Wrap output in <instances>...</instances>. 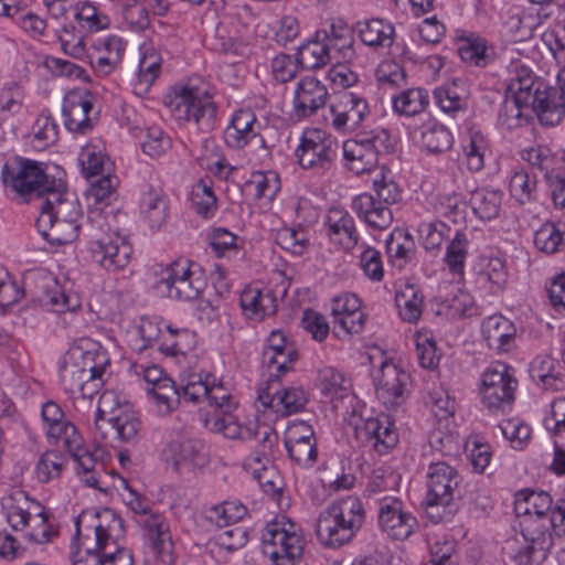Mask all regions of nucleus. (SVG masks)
<instances>
[{"mask_svg":"<svg viewBox=\"0 0 565 565\" xmlns=\"http://www.w3.org/2000/svg\"><path fill=\"white\" fill-rule=\"evenodd\" d=\"M332 126L340 131L356 129L369 114L364 98L351 92L341 95L339 105L331 106Z\"/></svg>","mask_w":565,"mask_h":565,"instance_id":"f3484780","label":"nucleus"},{"mask_svg":"<svg viewBox=\"0 0 565 565\" xmlns=\"http://www.w3.org/2000/svg\"><path fill=\"white\" fill-rule=\"evenodd\" d=\"M328 90L313 77L301 79L295 90L294 109L298 117H309L327 103Z\"/></svg>","mask_w":565,"mask_h":565,"instance_id":"a211bd4d","label":"nucleus"},{"mask_svg":"<svg viewBox=\"0 0 565 565\" xmlns=\"http://www.w3.org/2000/svg\"><path fill=\"white\" fill-rule=\"evenodd\" d=\"M79 163L86 179L104 175L105 156L92 147H85L79 154Z\"/></svg>","mask_w":565,"mask_h":565,"instance_id":"0e129e2a","label":"nucleus"},{"mask_svg":"<svg viewBox=\"0 0 565 565\" xmlns=\"http://www.w3.org/2000/svg\"><path fill=\"white\" fill-rule=\"evenodd\" d=\"M480 281L491 284V290L502 288L508 278V271L504 262L499 257L482 259L481 268L478 271Z\"/></svg>","mask_w":565,"mask_h":565,"instance_id":"a18cd8bd","label":"nucleus"},{"mask_svg":"<svg viewBox=\"0 0 565 565\" xmlns=\"http://www.w3.org/2000/svg\"><path fill=\"white\" fill-rule=\"evenodd\" d=\"M338 140L321 129H308L296 149L299 164L303 169L329 170L337 158Z\"/></svg>","mask_w":565,"mask_h":565,"instance_id":"9b49d317","label":"nucleus"},{"mask_svg":"<svg viewBox=\"0 0 565 565\" xmlns=\"http://www.w3.org/2000/svg\"><path fill=\"white\" fill-rule=\"evenodd\" d=\"M434 98L439 108L447 114H454L466 106V87L461 78H452L434 89Z\"/></svg>","mask_w":565,"mask_h":565,"instance_id":"c85d7f7f","label":"nucleus"},{"mask_svg":"<svg viewBox=\"0 0 565 565\" xmlns=\"http://www.w3.org/2000/svg\"><path fill=\"white\" fill-rule=\"evenodd\" d=\"M516 333L512 321L501 315H493L482 322V334L490 349L508 352Z\"/></svg>","mask_w":565,"mask_h":565,"instance_id":"412c9836","label":"nucleus"},{"mask_svg":"<svg viewBox=\"0 0 565 565\" xmlns=\"http://www.w3.org/2000/svg\"><path fill=\"white\" fill-rule=\"evenodd\" d=\"M205 286L206 281L203 277L202 268L194 267L193 274L186 275L175 286L172 285L161 295L171 299L189 301L196 299Z\"/></svg>","mask_w":565,"mask_h":565,"instance_id":"72a5a7b5","label":"nucleus"},{"mask_svg":"<svg viewBox=\"0 0 565 565\" xmlns=\"http://www.w3.org/2000/svg\"><path fill=\"white\" fill-rule=\"evenodd\" d=\"M555 360L548 355L536 356L530 367L531 376L539 380L545 387H554L557 376L554 374Z\"/></svg>","mask_w":565,"mask_h":565,"instance_id":"052dcab7","label":"nucleus"},{"mask_svg":"<svg viewBox=\"0 0 565 565\" xmlns=\"http://www.w3.org/2000/svg\"><path fill=\"white\" fill-rule=\"evenodd\" d=\"M504 557L515 565H539L545 557L546 553L539 548L535 544L521 537H511L504 541L502 546Z\"/></svg>","mask_w":565,"mask_h":565,"instance_id":"a878e982","label":"nucleus"},{"mask_svg":"<svg viewBox=\"0 0 565 565\" xmlns=\"http://www.w3.org/2000/svg\"><path fill=\"white\" fill-rule=\"evenodd\" d=\"M539 83H545L537 78L526 66H515L514 76L508 85V93L525 107H532L536 100V88Z\"/></svg>","mask_w":565,"mask_h":565,"instance_id":"bb28decb","label":"nucleus"},{"mask_svg":"<svg viewBox=\"0 0 565 565\" xmlns=\"http://www.w3.org/2000/svg\"><path fill=\"white\" fill-rule=\"evenodd\" d=\"M122 15L131 31L142 32L150 25L148 8L143 0L126 2L122 8Z\"/></svg>","mask_w":565,"mask_h":565,"instance_id":"09e8293b","label":"nucleus"},{"mask_svg":"<svg viewBox=\"0 0 565 565\" xmlns=\"http://www.w3.org/2000/svg\"><path fill=\"white\" fill-rule=\"evenodd\" d=\"M458 53L463 62L479 67L487 66L491 60L487 43L480 38L467 39L459 46Z\"/></svg>","mask_w":565,"mask_h":565,"instance_id":"c03bdc74","label":"nucleus"},{"mask_svg":"<svg viewBox=\"0 0 565 565\" xmlns=\"http://www.w3.org/2000/svg\"><path fill=\"white\" fill-rule=\"evenodd\" d=\"M365 521V509L358 497L334 501L317 520L316 534L319 542L337 548L350 543Z\"/></svg>","mask_w":565,"mask_h":565,"instance_id":"7ed1b4c3","label":"nucleus"},{"mask_svg":"<svg viewBox=\"0 0 565 565\" xmlns=\"http://www.w3.org/2000/svg\"><path fill=\"white\" fill-rule=\"evenodd\" d=\"M65 465L64 456L54 450L45 451L39 458L35 472L41 482H49L61 475Z\"/></svg>","mask_w":565,"mask_h":565,"instance_id":"49530a36","label":"nucleus"},{"mask_svg":"<svg viewBox=\"0 0 565 565\" xmlns=\"http://www.w3.org/2000/svg\"><path fill=\"white\" fill-rule=\"evenodd\" d=\"M522 536L539 546L540 550L547 552L553 546L554 539L550 530L547 515H533L530 508H525L524 516L520 522Z\"/></svg>","mask_w":565,"mask_h":565,"instance_id":"b1692460","label":"nucleus"},{"mask_svg":"<svg viewBox=\"0 0 565 565\" xmlns=\"http://www.w3.org/2000/svg\"><path fill=\"white\" fill-rule=\"evenodd\" d=\"M405 70L393 62L382 63L376 70V79L387 88H404L407 85Z\"/></svg>","mask_w":565,"mask_h":565,"instance_id":"5fc2aeb1","label":"nucleus"},{"mask_svg":"<svg viewBox=\"0 0 565 565\" xmlns=\"http://www.w3.org/2000/svg\"><path fill=\"white\" fill-rule=\"evenodd\" d=\"M92 262L108 271L125 268L132 253L131 245L117 231H111L106 216L98 209L87 214L84 226Z\"/></svg>","mask_w":565,"mask_h":565,"instance_id":"f03ea898","label":"nucleus"},{"mask_svg":"<svg viewBox=\"0 0 565 565\" xmlns=\"http://www.w3.org/2000/svg\"><path fill=\"white\" fill-rule=\"evenodd\" d=\"M277 412L290 415L300 412L307 403V395L300 387H289L275 392Z\"/></svg>","mask_w":565,"mask_h":565,"instance_id":"de8ad7c7","label":"nucleus"},{"mask_svg":"<svg viewBox=\"0 0 565 565\" xmlns=\"http://www.w3.org/2000/svg\"><path fill=\"white\" fill-rule=\"evenodd\" d=\"M45 169L46 164L43 162L15 157L4 164L2 181L25 203L47 199L56 190H62L64 183L50 177Z\"/></svg>","mask_w":565,"mask_h":565,"instance_id":"39448f33","label":"nucleus"},{"mask_svg":"<svg viewBox=\"0 0 565 565\" xmlns=\"http://www.w3.org/2000/svg\"><path fill=\"white\" fill-rule=\"evenodd\" d=\"M319 36L320 34L317 33L316 39H312L298 47L297 62L302 68H321L331 61L330 44L321 41Z\"/></svg>","mask_w":565,"mask_h":565,"instance_id":"7c9ffc66","label":"nucleus"},{"mask_svg":"<svg viewBox=\"0 0 565 565\" xmlns=\"http://www.w3.org/2000/svg\"><path fill=\"white\" fill-rule=\"evenodd\" d=\"M423 296L413 285H405L395 295V305L399 317L409 323L416 322L423 311Z\"/></svg>","mask_w":565,"mask_h":565,"instance_id":"f704fd0d","label":"nucleus"},{"mask_svg":"<svg viewBox=\"0 0 565 565\" xmlns=\"http://www.w3.org/2000/svg\"><path fill=\"white\" fill-rule=\"evenodd\" d=\"M379 524L394 540H405L418 527L417 519L411 512L404 511L403 502L396 498L381 502Z\"/></svg>","mask_w":565,"mask_h":565,"instance_id":"4468645a","label":"nucleus"},{"mask_svg":"<svg viewBox=\"0 0 565 565\" xmlns=\"http://www.w3.org/2000/svg\"><path fill=\"white\" fill-rule=\"evenodd\" d=\"M92 109L93 103L88 92L73 90L67 93L62 108L65 127L70 131L87 134L93 129V122L88 117Z\"/></svg>","mask_w":565,"mask_h":565,"instance_id":"dca6fc26","label":"nucleus"},{"mask_svg":"<svg viewBox=\"0 0 565 565\" xmlns=\"http://www.w3.org/2000/svg\"><path fill=\"white\" fill-rule=\"evenodd\" d=\"M276 241L281 248L295 255L303 254L308 244L307 235L301 228H282L277 233Z\"/></svg>","mask_w":565,"mask_h":565,"instance_id":"bf43d9fd","label":"nucleus"},{"mask_svg":"<svg viewBox=\"0 0 565 565\" xmlns=\"http://www.w3.org/2000/svg\"><path fill=\"white\" fill-rule=\"evenodd\" d=\"M377 398L387 407L402 405L408 394L411 376L396 364L384 361L373 375Z\"/></svg>","mask_w":565,"mask_h":565,"instance_id":"ddd939ff","label":"nucleus"},{"mask_svg":"<svg viewBox=\"0 0 565 565\" xmlns=\"http://www.w3.org/2000/svg\"><path fill=\"white\" fill-rule=\"evenodd\" d=\"M94 529L95 548H87L85 556L74 559L73 565H102V552L106 550L109 540V525L98 523L94 525Z\"/></svg>","mask_w":565,"mask_h":565,"instance_id":"603ef678","label":"nucleus"},{"mask_svg":"<svg viewBox=\"0 0 565 565\" xmlns=\"http://www.w3.org/2000/svg\"><path fill=\"white\" fill-rule=\"evenodd\" d=\"M250 427L252 434L247 437L255 439L258 445L255 454L246 459L245 466L253 467V463L260 465L263 461L269 462L273 448L278 443V434L266 424L255 423Z\"/></svg>","mask_w":565,"mask_h":565,"instance_id":"c756f323","label":"nucleus"},{"mask_svg":"<svg viewBox=\"0 0 565 565\" xmlns=\"http://www.w3.org/2000/svg\"><path fill=\"white\" fill-rule=\"evenodd\" d=\"M102 422H105L104 411L97 409L95 415V425L97 429H102ZM113 428L115 436L125 443L132 440L139 430L140 423L134 414L129 412H120L106 420Z\"/></svg>","mask_w":565,"mask_h":565,"instance_id":"2f4dec72","label":"nucleus"},{"mask_svg":"<svg viewBox=\"0 0 565 565\" xmlns=\"http://www.w3.org/2000/svg\"><path fill=\"white\" fill-rule=\"evenodd\" d=\"M342 150L349 169L361 174L375 168L379 163V156L393 150V142L388 131L380 129L360 132L354 139L345 140Z\"/></svg>","mask_w":565,"mask_h":565,"instance_id":"0eeeda50","label":"nucleus"},{"mask_svg":"<svg viewBox=\"0 0 565 565\" xmlns=\"http://www.w3.org/2000/svg\"><path fill=\"white\" fill-rule=\"evenodd\" d=\"M211 377V374H206L204 379H202L201 375H191L189 381L182 386L181 396L193 404H198L203 398H207Z\"/></svg>","mask_w":565,"mask_h":565,"instance_id":"338daca9","label":"nucleus"},{"mask_svg":"<svg viewBox=\"0 0 565 565\" xmlns=\"http://www.w3.org/2000/svg\"><path fill=\"white\" fill-rule=\"evenodd\" d=\"M487 147V141L481 134L470 135L468 143L463 147L467 167L470 171L478 172L484 167Z\"/></svg>","mask_w":565,"mask_h":565,"instance_id":"3c124183","label":"nucleus"},{"mask_svg":"<svg viewBox=\"0 0 565 565\" xmlns=\"http://www.w3.org/2000/svg\"><path fill=\"white\" fill-rule=\"evenodd\" d=\"M352 210L369 226L376 230L387 228L393 221L391 209L383 205L377 198L363 193L353 199Z\"/></svg>","mask_w":565,"mask_h":565,"instance_id":"aec40b11","label":"nucleus"},{"mask_svg":"<svg viewBox=\"0 0 565 565\" xmlns=\"http://www.w3.org/2000/svg\"><path fill=\"white\" fill-rule=\"evenodd\" d=\"M422 145L429 153H441L452 146V136L443 125L431 122L422 131Z\"/></svg>","mask_w":565,"mask_h":565,"instance_id":"4c0bfd02","label":"nucleus"},{"mask_svg":"<svg viewBox=\"0 0 565 565\" xmlns=\"http://www.w3.org/2000/svg\"><path fill=\"white\" fill-rule=\"evenodd\" d=\"M171 106L177 119L192 121L203 132H210L216 126L217 105L207 92L199 87L175 89Z\"/></svg>","mask_w":565,"mask_h":565,"instance_id":"6e6552de","label":"nucleus"},{"mask_svg":"<svg viewBox=\"0 0 565 565\" xmlns=\"http://www.w3.org/2000/svg\"><path fill=\"white\" fill-rule=\"evenodd\" d=\"M469 241L462 231H457L447 246L445 262L454 274H462L468 255Z\"/></svg>","mask_w":565,"mask_h":565,"instance_id":"79ce46f5","label":"nucleus"},{"mask_svg":"<svg viewBox=\"0 0 565 565\" xmlns=\"http://www.w3.org/2000/svg\"><path fill=\"white\" fill-rule=\"evenodd\" d=\"M131 499L127 501L129 509L136 514L146 515L143 526L152 548L163 562H171L173 543L169 532V525L160 514L152 513L147 501L130 490Z\"/></svg>","mask_w":565,"mask_h":565,"instance_id":"f8f14e48","label":"nucleus"},{"mask_svg":"<svg viewBox=\"0 0 565 565\" xmlns=\"http://www.w3.org/2000/svg\"><path fill=\"white\" fill-rule=\"evenodd\" d=\"M524 109H531V107H525L512 96L507 97L499 111V122L509 130L519 127L524 120Z\"/></svg>","mask_w":565,"mask_h":565,"instance_id":"6e6d98bb","label":"nucleus"},{"mask_svg":"<svg viewBox=\"0 0 565 565\" xmlns=\"http://www.w3.org/2000/svg\"><path fill=\"white\" fill-rule=\"evenodd\" d=\"M224 140L226 145L233 149H242L252 141H255L259 147L267 149L265 139L259 136L255 129L226 128L224 130Z\"/></svg>","mask_w":565,"mask_h":565,"instance_id":"69168bd1","label":"nucleus"},{"mask_svg":"<svg viewBox=\"0 0 565 565\" xmlns=\"http://www.w3.org/2000/svg\"><path fill=\"white\" fill-rule=\"evenodd\" d=\"M256 191V199L273 200L280 189L279 178L275 172H256L248 182Z\"/></svg>","mask_w":565,"mask_h":565,"instance_id":"13d9d810","label":"nucleus"},{"mask_svg":"<svg viewBox=\"0 0 565 565\" xmlns=\"http://www.w3.org/2000/svg\"><path fill=\"white\" fill-rule=\"evenodd\" d=\"M109 365L105 350L89 338L74 342L60 363V380L67 394L92 398L104 385L103 375Z\"/></svg>","mask_w":565,"mask_h":565,"instance_id":"f257e3e1","label":"nucleus"},{"mask_svg":"<svg viewBox=\"0 0 565 565\" xmlns=\"http://www.w3.org/2000/svg\"><path fill=\"white\" fill-rule=\"evenodd\" d=\"M536 94V100L531 110L536 113L541 124L545 126L559 124L565 116V102L559 89L546 83H539Z\"/></svg>","mask_w":565,"mask_h":565,"instance_id":"6ab92c4d","label":"nucleus"},{"mask_svg":"<svg viewBox=\"0 0 565 565\" xmlns=\"http://www.w3.org/2000/svg\"><path fill=\"white\" fill-rule=\"evenodd\" d=\"M473 213L483 221L494 218L500 211L501 194L494 190H477L471 196Z\"/></svg>","mask_w":565,"mask_h":565,"instance_id":"e433bc0d","label":"nucleus"},{"mask_svg":"<svg viewBox=\"0 0 565 565\" xmlns=\"http://www.w3.org/2000/svg\"><path fill=\"white\" fill-rule=\"evenodd\" d=\"M363 429L365 435L374 440L373 447L379 454H386L398 441V434L388 415L367 418Z\"/></svg>","mask_w":565,"mask_h":565,"instance_id":"5701e85b","label":"nucleus"},{"mask_svg":"<svg viewBox=\"0 0 565 565\" xmlns=\"http://www.w3.org/2000/svg\"><path fill=\"white\" fill-rule=\"evenodd\" d=\"M387 257L403 268L409 263L416 252V245L411 233L404 228H394L385 243Z\"/></svg>","mask_w":565,"mask_h":565,"instance_id":"cd10ccee","label":"nucleus"},{"mask_svg":"<svg viewBox=\"0 0 565 565\" xmlns=\"http://www.w3.org/2000/svg\"><path fill=\"white\" fill-rule=\"evenodd\" d=\"M163 457L175 471L192 470L207 462L204 443L196 438L170 441L163 450Z\"/></svg>","mask_w":565,"mask_h":565,"instance_id":"2eb2a0df","label":"nucleus"},{"mask_svg":"<svg viewBox=\"0 0 565 565\" xmlns=\"http://www.w3.org/2000/svg\"><path fill=\"white\" fill-rule=\"evenodd\" d=\"M147 392L154 398L161 414H170L180 404L181 392L170 377L163 379V382H159L157 386L147 387Z\"/></svg>","mask_w":565,"mask_h":565,"instance_id":"c9c22d12","label":"nucleus"},{"mask_svg":"<svg viewBox=\"0 0 565 565\" xmlns=\"http://www.w3.org/2000/svg\"><path fill=\"white\" fill-rule=\"evenodd\" d=\"M170 146V138L158 127L147 130L146 139L141 145L143 152L152 158L161 156Z\"/></svg>","mask_w":565,"mask_h":565,"instance_id":"774afa93","label":"nucleus"},{"mask_svg":"<svg viewBox=\"0 0 565 565\" xmlns=\"http://www.w3.org/2000/svg\"><path fill=\"white\" fill-rule=\"evenodd\" d=\"M518 381L504 363H495L483 373L480 394L483 405L492 413L511 408Z\"/></svg>","mask_w":565,"mask_h":565,"instance_id":"9d476101","label":"nucleus"},{"mask_svg":"<svg viewBox=\"0 0 565 565\" xmlns=\"http://www.w3.org/2000/svg\"><path fill=\"white\" fill-rule=\"evenodd\" d=\"M270 522L263 532V548L274 565H297L303 552V539L291 522Z\"/></svg>","mask_w":565,"mask_h":565,"instance_id":"1a4fd4ad","label":"nucleus"},{"mask_svg":"<svg viewBox=\"0 0 565 565\" xmlns=\"http://www.w3.org/2000/svg\"><path fill=\"white\" fill-rule=\"evenodd\" d=\"M458 471L445 461L433 462L427 471L426 514L434 523L451 520L461 497Z\"/></svg>","mask_w":565,"mask_h":565,"instance_id":"423d86ee","label":"nucleus"},{"mask_svg":"<svg viewBox=\"0 0 565 565\" xmlns=\"http://www.w3.org/2000/svg\"><path fill=\"white\" fill-rule=\"evenodd\" d=\"M562 242V233L551 223L543 224L534 235L535 246L546 254L558 252Z\"/></svg>","mask_w":565,"mask_h":565,"instance_id":"4d7b16f0","label":"nucleus"},{"mask_svg":"<svg viewBox=\"0 0 565 565\" xmlns=\"http://www.w3.org/2000/svg\"><path fill=\"white\" fill-rule=\"evenodd\" d=\"M327 233L332 242L345 249L353 248L359 242L353 217L343 210L331 209L328 213Z\"/></svg>","mask_w":565,"mask_h":565,"instance_id":"4be33fe9","label":"nucleus"},{"mask_svg":"<svg viewBox=\"0 0 565 565\" xmlns=\"http://www.w3.org/2000/svg\"><path fill=\"white\" fill-rule=\"evenodd\" d=\"M509 189L512 198L521 205L536 200V180L523 170L514 172Z\"/></svg>","mask_w":565,"mask_h":565,"instance_id":"37998d69","label":"nucleus"},{"mask_svg":"<svg viewBox=\"0 0 565 565\" xmlns=\"http://www.w3.org/2000/svg\"><path fill=\"white\" fill-rule=\"evenodd\" d=\"M361 41L369 46H390L393 42L394 26L381 19L358 23Z\"/></svg>","mask_w":565,"mask_h":565,"instance_id":"473e14b6","label":"nucleus"},{"mask_svg":"<svg viewBox=\"0 0 565 565\" xmlns=\"http://www.w3.org/2000/svg\"><path fill=\"white\" fill-rule=\"evenodd\" d=\"M45 305L51 306L53 311L62 313L78 308L79 300L76 296L66 294L57 281H55L54 285L46 290Z\"/></svg>","mask_w":565,"mask_h":565,"instance_id":"864d4df0","label":"nucleus"},{"mask_svg":"<svg viewBox=\"0 0 565 565\" xmlns=\"http://www.w3.org/2000/svg\"><path fill=\"white\" fill-rule=\"evenodd\" d=\"M291 460L302 467H311L318 457L316 440L300 441L296 444H285Z\"/></svg>","mask_w":565,"mask_h":565,"instance_id":"680f3d73","label":"nucleus"},{"mask_svg":"<svg viewBox=\"0 0 565 565\" xmlns=\"http://www.w3.org/2000/svg\"><path fill=\"white\" fill-rule=\"evenodd\" d=\"M360 266L367 278L381 281L384 277V267L381 253L366 246L360 256Z\"/></svg>","mask_w":565,"mask_h":565,"instance_id":"e2e57ef3","label":"nucleus"},{"mask_svg":"<svg viewBox=\"0 0 565 565\" xmlns=\"http://www.w3.org/2000/svg\"><path fill=\"white\" fill-rule=\"evenodd\" d=\"M194 267L200 266L184 258L173 260L161 271L160 278L156 282V289L160 294L164 292L172 285L175 286L186 275L193 274Z\"/></svg>","mask_w":565,"mask_h":565,"instance_id":"a19ab883","label":"nucleus"},{"mask_svg":"<svg viewBox=\"0 0 565 565\" xmlns=\"http://www.w3.org/2000/svg\"><path fill=\"white\" fill-rule=\"evenodd\" d=\"M450 228L444 222H423L418 226V233L425 249H438Z\"/></svg>","mask_w":565,"mask_h":565,"instance_id":"8fccbe9b","label":"nucleus"},{"mask_svg":"<svg viewBox=\"0 0 565 565\" xmlns=\"http://www.w3.org/2000/svg\"><path fill=\"white\" fill-rule=\"evenodd\" d=\"M64 192L65 186L44 199L35 221L39 233L55 245L73 243L78 237L79 230L85 226L78 223L82 214L78 202L67 199Z\"/></svg>","mask_w":565,"mask_h":565,"instance_id":"20e7f679","label":"nucleus"},{"mask_svg":"<svg viewBox=\"0 0 565 565\" xmlns=\"http://www.w3.org/2000/svg\"><path fill=\"white\" fill-rule=\"evenodd\" d=\"M191 203L194 211L204 218L212 217L217 210V199L212 186L204 180L199 181L192 189Z\"/></svg>","mask_w":565,"mask_h":565,"instance_id":"ea45409f","label":"nucleus"},{"mask_svg":"<svg viewBox=\"0 0 565 565\" xmlns=\"http://www.w3.org/2000/svg\"><path fill=\"white\" fill-rule=\"evenodd\" d=\"M393 105L397 113L414 116L422 113L428 105V93L423 88H409L393 97Z\"/></svg>","mask_w":565,"mask_h":565,"instance_id":"58836bf2","label":"nucleus"},{"mask_svg":"<svg viewBox=\"0 0 565 565\" xmlns=\"http://www.w3.org/2000/svg\"><path fill=\"white\" fill-rule=\"evenodd\" d=\"M140 212L152 230H159L169 215V200L161 188H150L142 193Z\"/></svg>","mask_w":565,"mask_h":565,"instance_id":"393cba45","label":"nucleus"}]
</instances>
